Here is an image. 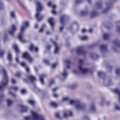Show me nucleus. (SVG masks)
Returning <instances> with one entry per match:
<instances>
[{
    "label": "nucleus",
    "instance_id": "f257e3e1",
    "mask_svg": "<svg viewBox=\"0 0 120 120\" xmlns=\"http://www.w3.org/2000/svg\"><path fill=\"white\" fill-rule=\"evenodd\" d=\"M36 5L37 6V13L35 15V17L38 21H40L42 20L44 17L43 15H41L40 14V13L42 10V7L39 1L37 2Z\"/></svg>",
    "mask_w": 120,
    "mask_h": 120
},
{
    "label": "nucleus",
    "instance_id": "f03ea898",
    "mask_svg": "<svg viewBox=\"0 0 120 120\" xmlns=\"http://www.w3.org/2000/svg\"><path fill=\"white\" fill-rule=\"evenodd\" d=\"M70 104H75V107L78 109H83L85 108L86 106L85 105L81 104L80 101L77 100L73 101L72 100H71Z\"/></svg>",
    "mask_w": 120,
    "mask_h": 120
},
{
    "label": "nucleus",
    "instance_id": "7ed1b4c3",
    "mask_svg": "<svg viewBox=\"0 0 120 120\" xmlns=\"http://www.w3.org/2000/svg\"><path fill=\"white\" fill-rule=\"evenodd\" d=\"M3 71L4 75V78H3V80L1 82V84L3 86H0V90H2L4 88V86H6L8 83V79L7 77L6 71L3 68Z\"/></svg>",
    "mask_w": 120,
    "mask_h": 120
},
{
    "label": "nucleus",
    "instance_id": "20e7f679",
    "mask_svg": "<svg viewBox=\"0 0 120 120\" xmlns=\"http://www.w3.org/2000/svg\"><path fill=\"white\" fill-rule=\"evenodd\" d=\"M31 113L33 120H45L43 116L38 115L33 111Z\"/></svg>",
    "mask_w": 120,
    "mask_h": 120
},
{
    "label": "nucleus",
    "instance_id": "39448f33",
    "mask_svg": "<svg viewBox=\"0 0 120 120\" xmlns=\"http://www.w3.org/2000/svg\"><path fill=\"white\" fill-rule=\"evenodd\" d=\"M22 57L24 59L27 60L30 63H32L33 61V58L31 57L30 55L27 52H25L23 53Z\"/></svg>",
    "mask_w": 120,
    "mask_h": 120
},
{
    "label": "nucleus",
    "instance_id": "423d86ee",
    "mask_svg": "<svg viewBox=\"0 0 120 120\" xmlns=\"http://www.w3.org/2000/svg\"><path fill=\"white\" fill-rule=\"evenodd\" d=\"M83 47L82 46L78 47L76 49L77 53L79 55H82L85 56L86 53V52L83 49Z\"/></svg>",
    "mask_w": 120,
    "mask_h": 120
},
{
    "label": "nucleus",
    "instance_id": "0eeeda50",
    "mask_svg": "<svg viewBox=\"0 0 120 120\" xmlns=\"http://www.w3.org/2000/svg\"><path fill=\"white\" fill-rule=\"evenodd\" d=\"M25 27L24 26H22L20 30V34L18 35V38L19 40L21 42L25 43L26 42V41L23 39L22 34L23 33V31H24Z\"/></svg>",
    "mask_w": 120,
    "mask_h": 120
},
{
    "label": "nucleus",
    "instance_id": "6e6552de",
    "mask_svg": "<svg viewBox=\"0 0 120 120\" xmlns=\"http://www.w3.org/2000/svg\"><path fill=\"white\" fill-rule=\"evenodd\" d=\"M110 2L108 3L107 2H106V5L107 7L105 9H104L102 11V12L104 13H105L109 10L111 8V7L112 4V2H111V0H112L113 1H115L116 0H110Z\"/></svg>",
    "mask_w": 120,
    "mask_h": 120
},
{
    "label": "nucleus",
    "instance_id": "1a4fd4ad",
    "mask_svg": "<svg viewBox=\"0 0 120 120\" xmlns=\"http://www.w3.org/2000/svg\"><path fill=\"white\" fill-rule=\"evenodd\" d=\"M29 49L31 51H34L37 52L38 51V49L37 47L34 46L33 44L31 43L29 46Z\"/></svg>",
    "mask_w": 120,
    "mask_h": 120
},
{
    "label": "nucleus",
    "instance_id": "9d476101",
    "mask_svg": "<svg viewBox=\"0 0 120 120\" xmlns=\"http://www.w3.org/2000/svg\"><path fill=\"white\" fill-rule=\"evenodd\" d=\"M54 19L53 18H49L48 20V22L52 27V29L53 30L55 22L54 21Z\"/></svg>",
    "mask_w": 120,
    "mask_h": 120
},
{
    "label": "nucleus",
    "instance_id": "9b49d317",
    "mask_svg": "<svg viewBox=\"0 0 120 120\" xmlns=\"http://www.w3.org/2000/svg\"><path fill=\"white\" fill-rule=\"evenodd\" d=\"M11 30L9 31V34L11 35H14V33L16 30V28L15 26L14 25H12L11 27Z\"/></svg>",
    "mask_w": 120,
    "mask_h": 120
},
{
    "label": "nucleus",
    "instance_id": "f8f14e48",
    "mask_svg": "<svg viewBox=\"0 0 120 120\" xmlns=\"http://www.w3.org/2000/svg\"><path fill=\"white\" fill-rule=\"evenodd\" d=\"M79 68L81 72L83 73H85L90 71L89 69L87 68H83L81 65L79 66Z\"/></svg>",
    "mask_w": 120,
    "mask_h": 120
},
{
    "label": "nucleus",
    "instance_id": "ddd939ff",
    "mask_svg": "<svg viewBox=\"0 0 120 120\" xmlns=\"http://www.w3.org/2000/svg\"><path fill=\"white\" fill-rule=\"evenodd\" d=\"M51 41L55 46L54 52V53H57L59 50V48L56 43L55 41H53V40L52 39H51Z\"/></svg>",
    "mask_w": 120,
    "mask_h": 120
},
{
    "label": "nucleus",
    "instance_id": "4468645a",
    "mask_svg": "<svg viewBox=\"0 0 120 120\" xmlns=\"http://www.w3.org/2000/svg\"><path fill=\"white\" fill-rule=\"evenodd\" d=\"M7 58L8 60L10 62L8 64L9 66H10L11 65V62L12 60V58L11 54L10 52H9L8 54Z\"/></svg>",
    "mask_w": 120,
    "mask_h": 120
},
{
    "label": "nucleus",
    "instance_id": "2eb2a0df",
    "mask_svg": "<svg viewBox=\"0 0 120 120\" xmlns=\"http://www.w3.org/2000/svg\"><path fill=\"white\" fill-rule=\"evenodd\" d=\"M100 47L102 51H107V45H100Z\"/></svg>",
    "mask_w": 120,
    "mask_h": 120
},
{
    "label": "nucleus",
    "instance_id": "dca6fc26",
    "mask_svg": "<svg viewBox=\"0 0 120 120\" xmlns=\"http://www.w3.org/2000/svg\"><path fill=\"white\" fill-rule=\"evenodd\" d=\"M20 106L21 108V112H26L27 111V108L25 106L23 105H20Z\"/></svg>",
    "mask_w": 120,
    "mask_h": 120
},
{
    "label": "nucleus",
    "instance_id": "f3484780",
    "mask_svg": "<svg viewBox=\"0 0 120 120\" xmlns=\"http://www.w3.org/2000/svg\"><path fill=\"white\" fill-rule=\"evenodd\" d=\"M29 79L30 80L32 83H33L36 80L35 78L32 75H29L28 76Z\"/></svg>",
    "mask_w": 120,
    "mask_h": 120
},
{
    "label": "nucleus",
    "instance_id": "a211bd4d",
    "mask_svg": "<svg viewBox=\"0 0 120 120\" xmlns=\"http://www.w3.org/2000/svg\"><path fill=\"white\" fill-rule=\"evenodd\" d=\"M114 44L117 47H120V41L117 39H116L113 41Z\"/></svg>",
    "mask_w": 120,
    "mask_h": 120
},
{
    "label": "nucleus",
    "instance_id": "6ab92c4d",
    "mask_svg": "<svg viewBox=\"0 0 120 120\" xmlns=\"http://www.w3.org/2000/svg\"><path fill=\"white\" fill-rule=\"evenodd\" d=\"M13 47L15 49V51L17 54H18L20 52V51L16 45H14L13 46Z\"/></svg>",
    "mask_w": 120,
    "mask_h": 120
},
{
    "label": "nucleus",
    "instance_id": "aec40b11",
    "mask_svg": "<svg viewBox=\"0 0 120 120\" xmlns=\"http://www.w3.org/2000/svg\"><path fill=\"white\" fill-rule=\"evenodd\" d=\"M28 103L33 106H34L35 104V101L29 99L27 101Z\"/></svg>",
    "mask_w": 120,
    "mask_h": 120
},
{
    "label": "nucleus",
    "instance_id": "412c9836",
    "mask_svg": "<svg viewBox=\"0 0 120 120\" xmlns=\"http://www.w3.org/2000/svg\"><path fill=\"white\" fill-rule=\"evenodd\" d=\"M68 113L69 114H67L66 112L64 113V116L65 117H66L72 116V113L71 111H69Z\"/></svg>",
    "mask_w": 120,
    "mask_h": 120
},
{
    "label": "nucleus",
    "instance_id": "4be33fe9",
    "mask_svg": "<svg viewBox=\"0 0 120 120\" xmlns=\"http://www.w3.org/2000/svg\"><path fill=\"white\" fill-rule=\"evenodd\" d=\"M98 75L99 77H105L106 76V75L104 72L101 71L98 72Z\"/></svg>",
    "mask_w": 120,
    "mask_h": 120
},
{
    "label": "nucleus",
    "instance_id": "5701e85b",
    "mask_svg": "<svg viewBox=\"0 0 120 120\" xmlns=\"http://www.w3.org/2000/svg\"><path fill=\"white\" fill-rule=\"evenodd\" d=\"M45 77V75H42L40 76V81L42 84H43L44 83V78Z\"/></svg>",
    "mask_w": 120,
    "mask_h": 120
},
{
    "label": "nucleus",
    "instance_id": "b1692460",
    "mask_svg": "<svg viewBox=\"0 0 120 120\" xmlns=\"http://www.w3.org/2000/svg\"><path fill=\"white\" fill-rule=\"evenodd\" d=\"M96 7L99 8H101L102 7V2L101 1L98 2L96 4Z\"/></svg>",
    "mask_w": 120,
    "mask_h": 120
},
{
    "label": "nucleus",
    "instance_id": "393cba45",
    "mask_svg": "<svg viewBox=\"0 0 120 120\" xmlns=\"http://www.w3.org/2000/svg\"><path fill=\"white\" fill-rule=\"evenodd\" d=\"M90 56L92 58L94 59H95L96 58H97L99 57L98 55L93 53H91L90 54Z\"/></svg>",
    "mask_w": 120,
    "mask_h": 120
},
{
    "label": "nucleus",
    "instance_id": "a878e982",
    "mask_svg": "<svg viewBox=\"0 0 120 120\" xmlns=\"http://www.w3.org/2000/svg\"><path fill=\"white\" fill-rule=\"evenodd\" d=\"M22 73L19 71H17L15 75V76L17 78H20L22 76Z\"/></svg>",
    "mask_w": 120,
    "mask_h": 120
},
{
    "label": "nucleus",
    "instance_id": "bb28decb",
    "mask_svg": "<svg viewBox=\"0 0 120 120\" xmlns=\"http://www.w3.org/2000/svg\"><path fill=\"white\" fill-rule=\"evenodd\" d=\"M64 62L67 64V67L68 68H70V65L71 62L69 60H64Z\"/></svg>",
    "mask_w": 120,
    "mask_h": 120
},
{
    "label": "nucleus",
    "instance_id": "cd10ccee",
    "mask_svg": "<svg viewBox=\"0 0 120 120\" xmlns=\"http://www.w3.org/2000/svg\"><path fill=\"white\" fill-rule=\"evenodd\" d=\"M98 14V13H97L96 11H93L91 16V17L92 18L93 17H95L97 16Z\"/></svg>",
    "mask_w": 120,
    "mask_h": 120
},
{
    "label": "nucleus",
    "instance_id": "c85d7f7f",
    "mask_svg": "<svg viewBox=\"0 0 120 120\" xmlns=\"http://www.w3.org/2000/svg\"><path fill=\"white\" fill-rule=\"evenodd\" d=\"M50 105L51 106L54 107H56L57 106V104L53 101H51L50 103Z\"/></svg>",
    "mask_w": 120,
    "mask_h": 120
},
{
    "label": "nucleus",
    "instance_id": "c756f323",
    "mask_svg": "<svg viewBox=\"0 0 120 120\" xmlns=\"http://www.w3.org/2000/svg\"><path fill=\"white\" fill-rule=\"evenodd\" d=\"M109 35L108 34H104L103 37L105 40H107L108 39L109 37Z\"/></svg>",
    "mask_w": 120,
    "mask_h": 120
},
{
    "label": "nucleus",
    "instance_id": "7c9ffc66",
    "mask_svg": "<svg viewBox=\"0 0 120 120\" xmlns=\"http://www.w3.org/2000/svg\"><path fill=\"white\" fill-rule=\"evenodd\" d=\"M5 53V51L0 49V57H3L4 54Z\"/></svg>",
    "mask_w": 120,
    "mask_h": 120
},
{
    "label": "nucleus",
    "instance_id": "2f4dec72",
    "mask_svg": "<svg viewBox=\"0 0 120 120\" xmlns=\"http://www.w3.org/2000/svg\"><path fill=\"white\" fill-rule=\"evenodd\" d=\"M66 16L65 15H64L62 16H61L60 18V20L61 22V23L63 24L64 23V20L65 17Z\"/></svg>",
    "mask_w": 120,
    "mask_h": 120
},
{
    "label": "nucleus",
    "instance_id": "473e14b6",
    "mask_svg": "<svg viewBox=\"0 0 120 120\" xmlns=\"http://www.w3.org/2000/svg\"><path fill=\"white\" fill-rule=\"evenodd\" d=\"M88 13L87 11H82L81 12V15L82 16L88 14Z\"/></svg>",
    "mask_w": 120,
    "mask_h": 120
},
{
    "label": "nucleus",
    "instance_id": "72a5a7b5",
    "mask_svg": "<svg viewBox=\"0 0 120 120\" xmlns=\"http://www.w3.org/2000/svg\"><path fill=\"white\" fill-rule=\"evenodd\" d=\"M113 92L117 94H118L119 96V102L120 103V92L117 89H115L113 90Z\"/></svg>",
    "mask_w": 120,
    "mask_h": 120
},
{
    "label": "nucleus",
    "instance_id": "f704fd0d",
    "mask_svg": "<svg viewBox=\"0 0 120 120\" xmlns=\"http://www.w3.org/2000/svg\"><path fill=\"white\" fill-rule=\"evenodd\" d=\"M10 89L13 90L15 91H16L18 89L17 87L11 86L10 87Z\"/></svg>",
    "mask_w": 120,
    "mask_h": 120
},
{
    "label": "nucleus",
    "instance_id": "c9c22d12",
    "mask_svg": "<svg viewBox=\"0 0 120 120\" xmlns=\"http://www.w3.org/2000/svg\"><path fill=\"white\" fill-rule=\"evenodd\" d=\"M116 73L117 75L120 74V68H116Z\"/></svg>",
    "mask_w": 120,
    "mask_h": 120
},
{
    "label": "nucleus",
    "instance_id": "e433bc0d",
    "mask_svg": "<svg viewBox=\"0 0 120 120\" xmlns=\"http://www.w3.org/2000/svg\"><path fill=\"white\" fill-rule=\"evenodd\" d=\"M90 109L92 111H95L96 109L94 105V104L92 105L90 107Z\"/></svg>",
    "mask_w": 120,
    "mask_h": 120
},
{
    "label": "nucleus",
    "instance_id": "4c0bfd02",
    "mask_svg": "<svg viewBox=\"0 0 120 120\" xmlns=\"http://www.w3.org/2000/svg\"><path fill=\"white\" fill-rule=\"evenodd\" d=\"M46 25L45 24H43L41 28L40 29L39 31V32H42L43 31L44 28L45 27Z\"/></svg>",
    "mask_w": 120,
    "mask_h": 120
},
{
    "label": "nucleus",
    "instance_id": "58836bf2",
    "mask_svg": "<svg viewBox=\"0 0 120 120\" xmlns=\"http://www.w3.org/2000/svg\"><path fill=\"white\" fill-rule=\"evenodd\" d=\"M62 75L65 77H66L67 75V71L65 69L64 70V71L62 74Z\"/></svg>",
    "mask_w": 120,
    "mask_h": 120
},
{
    "label": "nucleus",
    "instance_id": "ea45409f",
    "mask_svg": "<svg viewBox=\"0 0 120 120\" xmlns=\"http://www.w3.org/2000/svg\"><path fill=\"white\" fill-rule=\"evenodd\" d=\"M7 102L8 105V106L10 105L12 103V101L9 100H7Z\"/></svg>",
    "mask_w": 120,
    "mask_h": 120
},
{
    "label": "nucleus",
    "instance_id": "a19ab883",
    "mask_svg": "<svg viewBox=\"0 0 120 120\" xmlns=\"http://www.w3.org/2000/svg\"><path fill=\"white\" fill-rule=\"evenodd\" d=\"M11 82L12 84H15L16 83V81L15 79L12 78L11 80Z\"/></svg>",
    "mask_w": 120,
    "mask_h": 120
},
{
    "label": "nucleus",
    "instance_id": "79ce46f5",
    "mask_svg": "<svg viewBox=\"0 0 120 120\" xmlns=\"http://www.w3.org/2000/svg\"><path fill=\"white\" fill-rule=\"evenodd\" d=\"M8 94H9L12 95L13 97H15L16 96V95L11 91H10L9 92Z\"/></svg>",
    "mask_w": 120,
    "mask_h": 120
},
{
    "label": "nucleus",
    "instance_id": "37998d69",
    "mask_svg": "<svg viewBox=\"0 0 120 120\" xmlns=\"http://www.w3.org/2000/svg\"><path fill=\"white\" fill-rule=\"evenodd\" d=\"M24 118L25 120H31V117L30 116H25Z\"/></svg>",
    "mask_w": 120,
    "mask_h": 120
},
{
    "label": "nucleus",
    "instance_id": "c03bdc74",
    "mask_svg": "<svg viewBox=\"0 0 120 120\" xmlns=\"http://www.w3.org/2000/svg\"><path fill=\"white\" fill-rule=\"evenodd\" d=\"M20 92L21 94H24L26 93V91L25 89H23L21 90Z\"/></svg>",
    "mask_w": 120,
    "mask_h": 120
},
{
    "label": "nucleus",
    "instance_id": "a18cd8bd",
    "mask_svg": "<svg viewBox=\"0 0 120 120\" xmlns=\"http://www.w3.org/2000/svg\"><path fill=\"white\" fill-rule=\"evenodd\" d=\"M23 24L25 25L26 27H28L29 26V22L28 21L24 22H23Z\"/></svg>",
    "mask_w": 120,
    "mask_h": 120
},
{
    "label": "nucleus",
    "instance_id": "49530a36",
    "mask_svg": "<svg viewBox=\"0 0 120 120\" xmlns=\"http://www.w3.org/2000/svg\"><path fill=\"white\" fill-rule=\"evenodd\" d=\"M43 62L47 64H49V62L48 60L47 59H44L43 60Z\"/></svg>",
    "mask_w": 120,
    "mask_h": 120
},
{
    "label": "nucleus",
    "instance_id": "de8ad7c7",
    "mask_svg": "<svg viewBox=\"0 0 120 120\" xmlns=\"http://www.w3.org/2000/svg\"><path fill=\"white\" fill-rule=\"evenodd\" d=\"M25 69L27 73H30V69L28 67H25Z\"/></svg>",
    "mask_w": 120,
    "mask_h": 120
},
{
    "label": "nucleus",
    "instance_id": "09e8293b",
    "mask_svg": "<svg viewBox=\"0 0 120 120\" xmlns=\"http://www.w3.org/2000/svg\"><path fill=\"white\" fill-rule=\"evenodd\" d=\"M81 39L82 40H86L87 39V37L86 36H83L81 38Z\"/></svg>",
    "mask_w": 120,
    "mask_h": 120
},
{
    "label": "nucleus",
    "instance_id": "8fccbe9b",
    "mask_svg": "<svg viewBox=\"0 0 120 120\" xmlns=\"http://www.w3.org/2000/svg\"><path fill=\"white\" fill-rule=\"evenodd\" d=\"M55 116L57 118L59 119H60L61 117L60 116L59 114L57 113L55 114Z\"/></svg>",
    "mask_w": 120,
    "mask_h": 120
},
{
    "label": "nucleus",
    "instance_id": "3c124183",
    "mask_svg": "<svg viewBox=\"0 0 120 120\" xmlns=\"http://www.w3.org/2000/svg\"><path fill=\"white\" fill-rule=\"evenodd\" d=\"M11 16L12 18H15V15L14 14V12L12 11L11 13Z\"/></svg>",
    "mask_w": 120,
    "mask_h": 120
},
{
    "label": "nucleus",
    "instance_id": "603ef678",
    "mask_svg": "<svg viewBox=\"0 0 120 120\" xmlns=\"http://www.w3.org/2000/svg\"><path fill=\"white\" fill-rule=\"evenodd\" d=\"M21 65L23 67H26V64L24 62H22L21 63Z\"/></svg>",
    "mask_w": 120,
    "mask_h": 120
},
{
    "label": "nucleus",
    "instance_id": "864d4df0",
    "mask_svg": "<svg viewBox=\"0 0 120 120\" xmlns=\"http://www.w3.org/2000/svg\"><path fill=\"white\" fill-rule=\"evenodd\" d=\"M8 35L7 34H5V37L4 38V41L5 42L6 40H7L8 38Z\"/></svg>",
    "mask_w": 120,
    "mask_h": 120
},
{
    "label": "nucleus",
    "instance_id": "5fc2aeb1",
    "mask_svg": "<svg viewBox=\"0 0 120 120\" xmlns=\"http://www.w3.org/2000/svg\"><path fill=\"white\" fill-rule=\"evenodd\" d=\"M82 2L81 0H76V4L81 3Z\"/></svg>",
    "mask_w": 120,
    "mask_h": 120
},
{
    "label": "nucleus",
    "instance_id": "6e6d98bb",
    "mask_svg": "<svg viewBox=\"0 0 120 120\" xmlns=\"http://www.w3.org/2000/svg\"><path fill=\"white\" fill-rule=\"evenodd\" d=\"M107 67L108 69H109L111 71L112 68V67L111 66L109 65H108L107 66Z\"/></svg>",
    "mask_w": 120,
    "mask_h": 120
},
{
    "label": "nucleus",
    "instance_id": "4d7b16f0",
    "mask_svg": "<svg viewBox=\"0 0 120 120\" xmlns=\"http://www.w3.org/2000/svg\"><path fill=\"white\" fill-rule=\"evenodd\" d=\"M51 47V45H49L48 46L46 47L47 49L48 50H49Z\"/></svg>",
    "mask_w": 120,
    "mask_h": 120
},
{
    "label": "nucleus",
    "instance_id": "13d9d810",
    "mask_svg": "<svg viewBox=\"0 0 120 120\" xmlns=\"http://www.w3.org/2000/svg\"><path fill=\"white\" fill-rule=\"evenodd\" d=\"M115 109L116 110H120V108L117 105H116V106Z\"/></svg>",
    "mask_w": 120,
    "mask_h": 120
},
{
    "label": "nucleus",
    "instance_id": "bf43d9fd",
    "mask_svg": "<svg viewBox=\"0 0 120 120\" xmlns=\"http://www.w3.org/2000/svg\"><path fill=\"white\" fill-rule=\"evenodd\" d=\"M64 27V26H62L60 27V32H61L63 30Z\"/></svg>",
    "mask_w": 120,
    "mask_h": 120
},
{
    "label": "nucleus",
    "instance_id": "052dcab7",
    "mask_svg": "<svg viewBox=\"0 0 120 120\" xmlns=\"http://www.w3.org/2000/svg\"><path fill=\"white\" fill-rule=\"evenodd\" d=\"M54 83V80H52V81H51L50 82V83L49 84V86H50L53 83Z\"/></svg>",
    "mask_w": 120,
    "mask_h": 120
},
{
    "label": "nucleus",
    "instance_id": "680f3d73",
    "mask_svg": "<svg viewBox=\"0 0 120 120\" xmlns=\"http://www.w3.org/2000/svg\"><path fill=\"white\" fill-rule=\"evenodd\" d=\"M68 99V98H64L62 99L64 101L67 100Z\"/></svg>",
    "mask_w": 120,
    "mask_h": 120
},
{
    "label": "nucleus",
    "instance_id": "e2e57ef3",
    "mask_svg": "<svg viewBox=\"0 0 120 120\" xmlns=\"http://www.w3.org/2000/svg\"><path fill=\"white\" fill-rule=\"evenodd\" d=\"M52 13L54 14H56V12L54 10H52Z\"/></svg>",
    "mask_w": 120,
    "mask_h": 120
},
{
    "label": "nucleus",
    "instance_id": "0e129e2a",
    "mask_svg": "<svg viewBox=\"0 0 120 120\" xmlns=\"http://www.w3.org/2000/svg\"><path fill=\"white\" fill-rule=\"evenodd\" d=\"M53 96L55 98H57L58 97V95L56 94H53Z\"/></svg>",
    "mask_w": 120,
    "mask_h": 120
},
{
    "label": "nucleus",
    "instance_id": "69168bd1",
    "mask_svg": "<svg viewBox=\"0 0 120 120\" xmlns=\"http://www.w3.org/2000/svg\"><path fill=\"white\" fill-rule=\"evenodd\" d=\"M19 4H20V6L22 7V8H25V7L24 6V5L22 4H21L20 3V2L19 1Z\"/></svg>",
    "mask_w": 120,
    "mask_h": 120
},
{
    "label": "nucleus",
    "instance_id": "338daca9",
    "mask_svg": "<svg viewBox=\"0 0 120 120\" xmlns=\"http://www.w3.org/2000/svg\"><path fill=\"white\" fill-rule=\"evenodd\" d=\"M48 5L50 7H51V2H49L48 3Z\"/></svg>",
    "mask_w": 120,
    "mask_h": 120
},
{
    "label": "nucleus",
    "instance_id": "774afa93",
    "mask_svg": "<svg viewBox=\"0 0 120 120\" xmlns=\"http://www.w3.org/2000/svg\"><path fill=\"white\" fill-rule=\"evenodd\" d=\"M58 88L57 87H56L55 88H54L52 90V91L53 92H54L56 90H57Z\"/></svg>",
    "mask_w": 120,
    "mask_h": 120
}]
</instances>
